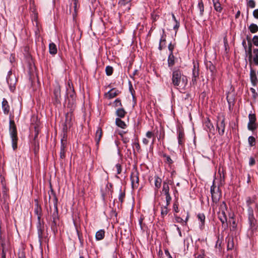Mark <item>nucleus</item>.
I'll use <instances>...</instances> for the list:
<instances>
[{
	"label": "nucleus",
	"mask_w": 258,
	"mask_h": 258,
	"mask_svg": "<svg viewBox=\"0 0 258 258\" xmlns=\"http://www.w3.org/2000/svg\"><path fill=\"white\" fill-rule=\"evenodd\" d=\"M54 210L51 215V219L49 222V225L50 226L51 229L53 233L54 236H55L57 233V227L59 226V219L57 209V199L55 195L53 194L52 199Z\"/></svg>",
	"instance_id": "1"
},
{
	"label": "nucleus",
	"mask_w": 258,
	"mask_h": 258,
	"mask_svg": "<svg viewBox=\"0 0 258 258\" xmlns=\"http://www.w3.org/2000/svg\"><path fill=\"white\" fill-rule=\"evenodd\" d=\"M172 84L174 87L185 86L187 84V79L182 74L181 71L175 68L173 70L172 74Z\"/></svg>",
	"instance_id": "2"
},
{
	"label": "nucleus",
	"mask_w": 258,
	"mask_h": 258,
	"mask_svg": "<svg viewBox=\"0 0 258 258\" xmlns=\"http://www.w3.org/2000/svg\"><path fill=\"white\" fill-rule=\"evenodd\" d=\"M9 132L12 139V147L14 150L17 148V131L16 126L13 120H10Z\"/></svg>",
	"instance_id": "3"
},
{
	"label": "nucleus",
	"mask_w": 258,
	"mask_h": 258,
	"mask_svg": "<svg viewBox=\"0 0 258 258\" xmlns=\"http://www.w3.org/2000/svg\"><path fill=\"white\" fill-rule=\"evenodd\" d=\"M7 81L9 85L11 91H13L15 89V85L17 79L15 75L12 74V71H9L7 77Z\"/></svg>",
	"instance_id": "4"
},
{
	"label": "nucleus",
	"mask_w": 258,
	"mask_h": 258,
	"mask_svg": "<svg viewBox=\"0 0 258 258\" xmlns=\"http://www.w3.org/2000/svg\"><path fill=\"white\" fill-rule=\"evenodd\" d=\"M256 116L255 114L249 113L248 115V123L247 128L249 131H253L257 127L256 123Z\"/></svg>",
	"instance_id": "5"
},
{
	"label": "nucleus",
	"mask_w": 258,
	"mask_h": 258,
	"mask_svg": "<svg viewBox=\"0 0 258 258\" xmlns=\"http://www.w3.org/2000/svg\"><path fill=\"white\" fill-rule=\"evenodd\" d=\"M67 95L69 100V104L73 105L75 100L76 94L74 88H72L70 85H69V87L67 89Z\"/></svg>",
	"instance_id": "6"
},
{
	"label": "nucleus",
	"mask_w": 258,
	"mask_h": 258,
	"mask_svg": "<svg viewBox=\"0 0 258 258\" xmlns=\"http://www.w3.org/2000/svg\"><path fill=\"white\" fill-rule=\"evenodd\" d=\"M162 192L165 196V200L167 205H170L171 197L169 194V186L168 184L165 181H164L163 183Z\"/></svg>",
	"instance_id": "7"
},
{
	"label": "nucleus",
	"mask_w": 258,
	"mask_h": 258,
	"mask_svg": "<svg viewBox=\"0 0 258 258\" xmlns=\"http://www.w3.org/2000/svg\"><path fill=\"white\" fill-rule=\"evenodd\" d=\"M132 186L133 189L137 188L139 185V179L138 173L137 171L133 172L131 175Z\"/></svg>",
	"instance_id": "8"
},
{
	"label": "nucleus",
	"mask_w": 258,
	"mask_h": 258,
	"mask_svg": "<svg viewBox=\"0 0 258 258\" xmlns=\"http://www.w3.org/2000/svg\"><path fill=\"white\" fill-rule=\"evenodd\" d=\"M199 77V64L198 63L194 62V68L192 69V74L191 82L195 85L197 83V79Z\"/></svg>",
	"instance_id": "9"
},
{
	"label": "nucleus",
	"mask_w": 258,
	"mask_h": 258,
	"mask_svg": "<svg viewBox=\"0 0 258 258\" xmlns=\"http://www.w3.org/2000/svg\"><path fill=\"white\" fill-rule=\"evenodd\" d=\"M225 118H219L217 123V128L218 131V133L220 136H223L225 132Z\"/></svg>",
	"instance_id": "10"
},
{
	"label": "nucleus",
	"mask_w": 258,
	"mask_h": 258,
	"mask_svg": "<svg viewBox=\"0 0 258 258\" xmlns=\"http://www.w3.org/2000/svg\"><path fill=\"white\" fill-rule=\"evenodd\" d=\"M44 230V227L43 223L41 224V221L40 222L38 221V225H37V230H38V235L39 239V241L41 242V240L43 238H45L47 237L48 233H46V235L45 236L43 232Z\"/></svg>",
	"instance_id": "11"
},
{
	"label": "nucleus",
	"mask_w": 258,
	"mask_h": 258,
	"mask_svg": "<svg viewBox=\"0 0 258 258\" xmlns=\"http://www.w3.org/2000/svg\"><path fill=\"white\" fill-rule=\"evenodd\" d=\"M178 143L180 145H182L184 143V133L182 127H179L177 130Z\"/></svg>",
	"instance_id": "12"
},
{
	"label": "nucleus",
	"mask_w": 258,
	"mask_h": 258,
	"mask_svg": "<svg viewBox=\"0 0 258 258\" xmlns=\"http://www.w3.org/2000/svg\"><path fill=\"white\" fill-rule=\"evenodd\" d=\"M250 81L251 82L253 86H255V85H256V84H257V83L258 82L257 79V77H256V72L252 69V68L251 67V66H250Z\"/></svg>",
	"instance_id": "13"
},
{
	"label": "nucleus",
	"mask_w": 258,
	"mask_h": 258,
	"mask_svg": "<svg viewBox=\"0 0 258 258\" xmlns=\"http://www.w3.org/2000/svg\"><path fill=\"white\" fill-rule=\"evenodd\" d=\"M64 137H63V139L61 140V146H60V157L61 159H63L65 157V153H66V148L67 145V141L64 139Z\"/></svg>",
	"instance_id": "14"
},
{
	"label": "nucleus",
	"mask_w": 258,
	"mask_h": 258,
	"mask_svg": "<svg viewBox=\"0 0 258 258\" xmlns=\"http://www.w3.org/2000/svg\"><path fill=\"white\" fill-rule=\"evenodd\" d=\"M35 208L34 212L37 216L38 221H41L42 209L41 206L39 205L38 202L37 200H35Z\"/></svg>",
	"instance_id": "15"
},
{
	"label": "nucleus",
	"mask_w": 258,
	"mask_h": 258,
	"mask_svg": "<svg viewBox=\"0 0 258 258\" xmlns=\"http://www.w3.org/2000/svg\"><path fill=\"white\" fill-rule=\"evenodd\" d=\"M54 95L55 101L56 103H60V87L59 86H56L54 90Z\"/></svg>",
	"instance_id": "16"
},
{
	"label": "nucleus",
	"mask_w": 258,
	"mask_h": 258,
	"mask_svg": "<svg viewBox=\"0 0 258 258\" xmlns=\"http://www.w3.org/2000/svg\"><path fill=\"white\" fill-rule=\"evenodd\" d=\"M215 186L214 185L211 187V192L212 195V200L214 202L217 203L219 200L220 194L218 191H215Z\"/></svg>",
	"instance_id": "17"
},
{
	"label": "nucleus",
	"mask_w": 258,
	"mask_h": 258,
	"mask_svg": "<svg viewBox=\"0 0 258 258\" xmlns=\"http://www.w3.org/2000/svg\"><path fill=\"white\" fill-rule=\"evenodd\" d=\"M2 109L5 114H8L10 112V107L7 100L4 98L2 101Z\"/></svg>",
	"instance_id": "18"
},
{
	"label": "nucleus",
	"mask_w": 258,
	"mask_h": 258,
	"mask_svg": "<svg viewBox=\"0 0 258 258\" xmlns=\"http://www.w3.org/2000/svg\"><path fill=\"white\" fill-rule=\"evenodd\" d=\"M102 131L100 127H98L96 132V135H95V141H96V145L97 147L99 146L100 141L102 138Z\"/></svg>",
	"instance_id": "19"
},
{
	"label": "nucleus",
	"mask_w": 258,
	"mask_h": 258,
	"mask_svg": "<svg viewBox=\"0 0 258 258\" xmlns=\"http://www.w3.org/2000/svg\"><path fill=\"white\" fill-rule=\"evenodd\" d=\"M219 219L223 225H224L225 226H227V224L226 223L227 217L224 210H223L222 212H220L219 213Z\"/></svg>",
	"instance_id": "20"
},
{
	"label": "nucleus",
	"mask_w": 258,
	"mask_h": 258,
	"mask_svg": "<svg viewBox=\"0 0 258 258\" xmlns=\"http://www.w3.org/2000/svg\"><path fill=\"white\" fill-rule=\"evenodd\" d=\"M162 31H163V35L161 36V38L160 39L159 47H158V48L160 50H162V49L166 46V39H165V36L164 35V30L163 29Z\"/></svg>",
	"instance_id": "21"
},
{
	"label": "nucleus",
	"mask_w": 258,
	"mask_h": 258,
	"mask_svg": "<svg viewBox=\"0 0 258 258\" xmlns=\"http://www.w3.org/2000/svg\"><path fill=\"white\" fill-rule=\"evenodd\" d=\"M118 94V91L114 89L110 90L106 94V97L108 99H111L116 96Z\"/></svg>",
	"instance_id": "22"
},
{
	"label": "nucleus",
	"mask_w": 258,
	"mask_h": 258,
	"mask_svg": "<svg viewBox=\"0 0 258 258\" xmlns=\"http://www.w3.org/2000/svg\"><path fill=\"white\" fill-rule=\"evenodd\" d=\"M169 205H167V203L164 206H162L161 207V216L162 218H164L165 216L167 215L169 211V209H168V206Z\"/></svg>",
	"instance_id": "23"
},
{
	"label": "nucleus",
	"mask_w": 258,
	"mask_h": 258,
	"mask_svg": "<svg viewBox=\"0 0 258 258\" xmlns=\"http://www.w3.org/2000/svg\"><path fill=\"white\" fill-rule=\"evenodd\" d=\"M154 185L155 187V190L157 192L158 189L161 187L162 179L161 178L157 176H155Z\"/></svg>",
	"instance_id": "24"
},
{
	"label": "nucleus",
	"mask_w": 258,
	"mask_h": 258,
	"mask_svg": "<svg viewBox=\"0 0 258 258\" xmlns=\"http://www.w3.org/2000/svg\"><path fill=\"white\" fill-rule=\"evenodd\" d=\"M57 51V47L56 45L52 42L49 43V52L51 54H55Z\"/></svg>",
	"instance_id": "25"
},
{
	"label": "nucleus",
	"mask_w": 258,
	"mask_h": 258,
	"mask_svg": "<svg viewBox=\"0 0 258 258\" xmlns=\"http://www.w3.org/2000/svg\"><path fill=\"white\" fill-rule=\"evenodd\" d=\"M247 206L249 207L248 211L249 212V216L253 217V210L250 207V205L254 203V201L252 200L250 197H248L246 201Z\"/></svg>",
	"instance_id": "26"
},
{
	"label": "nucleus",
	"mask_w": 258,
	"mask_h": 258,
	"mask_svg": "<svg viewBox=\"0 0 258 258\" xmlns=\"http://www.w3.org/2000/svg\"><path fill=\"white\" fill-rule=\"evenodd\" d=\"M105 236V231L104 230H100L96 233V239L97 240H100L104 238Z\"/></svg>",
	"instance_id": "27"
},
{
	"label": "nucleus",
	"mask_w": 258,
	"mask_h": 258,
	"mask_svg": "<svg viewBox=\"0 0 258 258\" xmlns=\"http://www.w3.org/2000/svg\"><path fill=\"white\" fill-rule=\"evenodd\" d=\"M175 63L174 56L173 52L170 53L168 58V65L169 67H172Z\"/></svg>",
	"instance_id": "28"
},
{
	"label": "nucleus",
	"mask_w": 258,
	"mask_h": 258,
	"mask_svg": "<svg viewBox=\"0 0 258 258\" xmlns=\"http://www.w3.org/2000/svg\"><path fill=\"white\" fill-rule=\"evenodd\" d=\"M132 0H120L119 2V5L120 6H127L128 10L130 9L131 2Z\"/></svg>",
	"instance_id": "29"
},
{
	"label": "nucleus",
	"mask_w": 258,
	"mask_h": 258,
	"mask_svg": "<svg viewBox=\"0 0 258 258\" xmlns=\"http://www.w3.org/2000/svg\"><path fill=\"white\" fill-rule=\"evenodd\" d=\"M248 59L249 61V66H251L252 65V44L250 42L248 43Z\"/></svg>",
	"instance_id": "30"
},
{
	"label": "nucleus",
	"mask_w": 258,
	"mask_h": 258,
	"mask_svg": "<svg viewBox=\"0 0 258 258\" xmlns=\"http://www.w3.org/2000/svg\"><path fill=\"white\" fill-rule=\"evenodd\" d=\"M115 123L116 125L121 128H125L126 126L125 123L119 118H116Z\"/></svg>",
	"instance_id": "31"
},
{
	"label": "nucleus",
	"mask_w": 258,
	"mask_h": 258,
	"mask_svg": "<svg viewBox=\"0 0 258 258\" xmlns=\"http://www.w3.org/2000/svg\"><path fill=\"white\" fill-rule=\"evenodd\" d=\"M250 32L252 33H255L258 31V26L256 24L252 23L248 27Z\"/></svg>",
	"instance_id": "32"
},
{
	"label": "nucleus",
	"mask_w": 258,
	"mask_h": 258,
	"mask_svg": "<svg viewBox=\"0 0 258 258\" xmlns=\"http://www.w3.org/2000/svg\"><path fill=\"white\" fill-rule=\"evenodd\" d=\"M126 112L123 108L118 109L116 111V114L120 118H123L124 117Z\"/></svg>",
	"instance_id": "33"
},
{
	"label": "nucleus",
	"mask_w": 258,
	"mask_h": 258,
	"mask_svg": "<svg viewBox=\"0 0 258 258\" xmlns=\"http://www.w3.org/2000/svg\"><path fill=\"white\" fill-rule=\"evenodd\" d=\"M198 9L200 11V16H202L204 12V6L202 0H200L198 3Z\"/></svg>",
	"instance_id": "34"
},
{
	"label": "nucleus",
	"mask_w": 258,
	"mask_h": 258,
	"mask_svg": "<svg viewBox=\"0 0 258 258\" xmlns=\"http://www.w3.org/2000/svg\"><path fill=\"white\" fill-rule=\"evenodd\" d=\"M206 66L207 69L209 70L212 73V74H213L214 73L215 70V67L211 61L206 62Z\"/></svg>",
	"instance_id": "35"
},
{
	"label": "nucleus",
	"mask_w": 258,
	"mask_h": 258,
	"mask_svg": "<svg viewBox=\"0 0 258 258\" xmlns=\"http://www.w3.org/2000/svg\"><path fill=\"white\" fill-rule=\"evenodd\" d=\"M253 53L254 54V56L253 58V61L255 65L258 66V48L254 49Z\"/></svg>",
	"instance_id": "36"
},
{
	"label": "nucleus",
	"mask_w": 258,
	"mask_h": 258,
	"mask_svg": "<svg viewBox=\"0 0 258 258\" xmlns=\"http://www.w3.org/2000/svg\"><path fill=\"white\" fill-rule=\"evenodd\" d=\"M113 68L111 66H108L106 67L105 72L107 76H110L113 73Z\"/></svg>",
	"instance_id": "37"
},
{
	"label": "nucleus",
	"mask_w": 258,
	"mask_h": 258,
	"mask_svg": "<svg viewBox=\"0 0 258 258\" xmlns=\"http://www.w3.org/2000/svg\"><path fill=\"white\" fill-rule=\"evenodd\" d=\"M133 147L134 148V150L136 149L138 152H140L141 151V147L139 143L138 142H135L133 144Z\"/></svg>",
	"instance_id": "38"
},
{
	"label": "nucleus",
	"mask_w": 258,
	"mask_h": 258,
	"mask_svg": "<svg viewBox=\"0 0 258 258\" xmlns=\"http://www.w3.org/2000/svg\"><path fill=\"white\" fill-rule=\"evenodd\" d=\"M198 219L202 222V225L204 224L205 216L204 214L200 213L198 215Z\"/></svg>",
	"instance_id": "39"
},
{
	"label": "nucleus",
	"mask_w": 258,
	"mask_h": 258,
	"mask_svg": "<svg viewBox=\"0 0 258 258\" xmlns=\"http://www.w3.org/2000/svg\"><path fill=\"white\" fill-rule=\"evenodd\" d=\"M214 5V9L218 12H221L222 8L220 3L215 4Z\"/></svg>",
	"instance_id": "40"
},
{
	"label": "nucleus",
	"mask_w": 258,
	"mask_h": 258,
	"mask_svg": "<svg viewBox=\"0 0 258 258\" xmlns=\"http://www.w3.org/2000/svg\"><path fill=\"white\" fill-rule=\"evenodd\" d=\"M248 143L250 146H253L255 142V138L252 136H250L248 139Z\"/></svg>",
	"instance_id": "41"
},
{
	"label": "nucleus",
	"mask_w": 258,
	"mask_h": 258,
	"mask_svg": "<svg viewBox=\"0 0 258 258\" xmlns=\"http://www.w3.org/2000/svg\"><path fill=\"white\" fill-rule=\"evenodd\" d=\"M205 126L210 131H211L212 129L214 128L213 125L210 121H208L205 122Z\"/></svg>",
	"instance_id": "42"
},
{
	"label": "nucleus",
	"mask_w": 258,
	"mask_h": 258,
	"mask_svg": "<svg viewBox=\"0 0 258 258\" xmlns=\"http://www.w3.org/2000/svg\"><path fill=\"white\" fill-rule=\"evenodd\" d=\"M247 6L251 8H254L255 6V2L253 0H249L247 2Z\"/></svg>",
	"instance_id": "43"
},
{
	"label": "nucleus",
	"mask_w": 258,
	"mask_h": 258,
	"mask_svg": "<svg viewBox=\"0 0 258 258\" xmlns=\"http://www.w3.org/2000/svg\"><path fill=\"white\" fill-rule=\"evenodd\" d=\"M146 136L148 139L154 138V134L151 131H148L146 133Z\"/></svg>",
	"instance_id": "44"
},
{
	"label": "nucleus",
	"mask_w": 258,
	"mask_h": 258,
	"mask_svg": "<svg viewBox=\"0 0 258 258\" xmlns=\"http://www.w3.org/2000/svg\"><path fill=\"white\" fill-rule=\"evenodd\" d=\"M124 197H125V193L122 192L120 190V192L119 194L118 199H119V200L120 201L121 203L123 202V200L124 199Z\"/></svg>",
	"instance_id": "45"
},
{
	"label": "nucleus",
	"mask_w": 258,
	"mask_h": 258,
	"mask_svg": "<svg viewBox=\"0 0 258 258\" xmlns=\"http://www.w3.org/2000/svg\"><path fill=\"white\" fill-rule=\"evenodd\" d=\"M252 42L253 44L258 46V36L254 35L252 38Z\"/></svg>",
	"instance_id": "46"
},
{
	"label": "nucleus",
	"mask_w": 258,
	"mask_h": 258,
	"mask_svg": "<svg viewBox=\"0 0 258 258\" xmlns=\"http://www.w3.org/2000/svg\"><path fill=\"white\" fill-rule=\"evenodd\" d=\"M163 156L165 158L166 162L167 163H168L169 164L172 163V160L169 156L166 155H164Z\"/></svg>",
	"instance_id": "47"
},
{
	"label": "nucleus",
	"mask_w": 258,
	"mask_h": 258,
	"mask_svg": "<svg viewBox=\"0 0 258 258\" xmlns=\"http://www.w3.org/2000/svg\"><path fill=\"white\" fill-rule=\"evenodd\" d=\"M114 105H115V106L116 107H117V106H121L122 105H121V101L120 99H116L115 101H114Z\"/></svg>",
	"instance_id": "48"
},
{
	"label": "nucleus",
	"mask_w": 258,
	"mask_h": 258,
	"mask_svg": "<svg viewBox=\"0 0 258 258\" xmlns=\"http://www.w3.org/2000/svg\"><path fill=\"white\" fill-rule=\"evenodd\" d=\"M220 212H222L223 210H226V204L224 202H223L220 205Z\"/></svg>",
	"instance_id": "49"
},
{
	"label": "nucleus",
	"mask_w": 258,
	"mask_h": 258,
	"mask_svg": "<svg viewBox=\"0 0 258 258\" xmlns=\"http://www.w3.org/2000/svg\"><path fill=\"white\" fill-rule=\"evenodd\" d=\"M115 168L116 169L117 173L120 174L121 172V165L119 164H117L115 165Z\"/></svg>",
	"instance_id": "50"
},
{
	"label": "nucleus",
	"mask_w": 258,
	"mask_h": 258,
	"mask_svg": "<svg viewBox=\"0 0 258 258\" xmlns=\"http://www.w3.org/2000/svg\"><path fill=\"white\" fill-rule=\"evenodd\" d=\"M255 163V160L253 158L250 157L249 159V164L250 166L253 165Z\"/></svg>",
	"instance_id": "51"
},
{
	"label": "nucleus",
	"mask_w": 258,
	"mask_h": 258,
	"mask_svg": "<svg viewBox=\"0 0 258 258\" xmlns=\"http://www.w3.org/2000/svg\"><path fill=\"white\" fill-rule=\"evenodd\" d=\"M176 222L177 223H183L184 220L180 217L176 216L175 217Z\"/></svg>",
	"instance_id": "52"
},
{
	"label": "nucleus",
	"mask_w": 258,
	"mask_h": 258,
	"mask_svg": "<svg viewBox=\"0 0 258 258\" xmlns=\"http://www.w3.org/2000/svg\"><path fill=\"white\" fill-rule=\"evenodd\" d=\"M174 48V46L173 45H172L171 44V43H170L168 45V49L169 50V51L170 52V53L173 52V50Z\"/></svg>",
	"instance_id": "53"
},
{
	"label": "nucleus",
	"mask_w": 258,
	"mask_h": 258,
	"mask_svg": "<svg viewBox=\"0 0 258 258\" xmlns=\"http://www.w3.org/2000/svg\"><path fill=\"white\" fill-rule=\"evenodd\" d=\"M120 135L122 136V134L121 133L120 134ZM122 137V141H123V142L125 144H126L127 143H128L129 142V139L128 138H126V137Z\"/></svg>",
	"instance_id": "54"
},
{
	"label": "nucleus",
	"mask_w": 258,
	"mask_h": 258,
	"mask_svg": "<svg viewBox=\"0 0 258 258\" xmlns=\"http://www.w3.org/2000/svg\"><path fill=\"white\" fill-rule=\"evenodd\" d=\"M253 15L255 18L258 19V9L254 10L253 12Z\"/></svg>",
	"instance_id": "55"
},
{
	"label": "nucleus",
	"mask_w": 258,
	"mask_h": 258,
	"mask_svg": "<svg viewBox=\"0 0 258 258\" xmlns=\"http://www.w3.org/2000/svg\"><path fill=\"white\" fill-rule=\"evenodd\" d=\"M2 258H6V252L5 251L4 247H3L2 251Z\"/></svg>",
	"instance_id": "56"
},
{
	"label": "nucleus",
	"mask_w": 258,
	"mask_h": 258,
	"mask_svg": "<svg viewBox=\"0 0 258 258\" xmlns=\"http://www.w3.org/2000/svg\"><path fill=\"white\" fill-rule=\"evenodd\" d=\"M143 143L144 145H147L149 144V140L148 139H147L146 138H144L143 139Z\"/></svg>",
	"instance_id": "57"
},
{
	"label": "nucleus",
	"mask_w": 258,
	"mask_h": 258,
	"mask_svg": "<svg viewBox=\"0 0 258 258\" xmlns=\"http://www.w3.org/2000/svg\"><path fill=\"white\" fill-rule=\"evenodd\" d=\"M173 209H174V211H175V212L176 213L178 212V207H177V205L176 204H174V205H173Z\"/></svg>",
	"instance_id": "58"
},
{
	"label": "nucleus",
	"mask_w": 258,
	"mask_h": 258,
	"mask_svg": "<svg viewBox=\"0 0 258 258\" xmlns=\"http://www.w3.org/2000/svg\"><path fill=\"white\" fill-rule=\"evenodd\" d=\"M179 27V22L178 21H176L175 25L174 26V29H177Z\"/></svg>",
	"instance_id": "59"
},
{
	"label": "nucleus",
	"mask_w": 258,
	"mask_h": 258,
	"mask_svg": "<svg viewBox=\"0 0 258 258\" xmlns=\"http://www.w3.org/2000/svg\"><path fill=\"white\" fill-rule=\"evenodd\" d=\"M165 253L167 256H168V258H172L171 255L170 254L169 252L167 250H166L165 251Z\"/></svg>",
	"instance_id": "60"
},
{
	"label": "nucleus",
	"mask_w": 258,
	"mask_h": 258,
	"mask_svg": "<svg viewBox=\"0 0 258 258\" xmlns=\"http://www.w3.org/2000/svg\"><path fill=\"white\" fill-rule=\"evenodd\" d=\"M73 2H74V7L76 8L77 7V2H78V0H73Z\"/></svg>",
	"instance_id": "61"
},
{
	"label": "nucleus",
	"mask_w": 258,
	"mask_h": 258,
	"mask_svg": "<svg viewBox=\"0 0 258 258\" xmlns=\"http://www.w3.org/2000/svg\"><path fill=\"white\" fill-rule=\"evenodd\" d=\"M213 5H214L215 4L220 3L219 0H213Z\"/></svg>",
	"instance_id": "62"
},
{
	"label": "nucleus",
	"mask_w": 258,
	"mask_h": 258,
	"mask_svg": "<svg viewBox=\"0 0 258 258\" xmlns=\"http://www.w3.org/2000/svg\"><path fill=\"white\" fill-rule=\"evenodd\" d=\"M177 230H178V232H179V235H180V236H181V231H180V228H179L178 227H177Z\"/></svg>",
	"instance_id": "63"
},
{
	"label": "nucleus",
	"mask_w": 258,
	"mask_h": 258,
	"mask_svg": "<svg viewBox=\"0 0 258 258\" xmlns=\"http://www.w3.org/2000/svg\"><path fill=\"white\" fill-rule=\"evenodd\" d=\"M172 18H173V19L174 20V21L175 22H176V21H177V20L176 19V18H175V17L174 15L172 14Z\"/></svg>",
	"instance_id": "64"
}]
</instances>
